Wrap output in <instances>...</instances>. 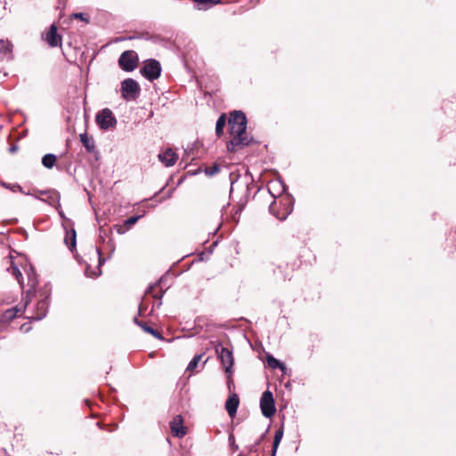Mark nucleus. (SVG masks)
<instances>
[{
	"label": "nucleus",
	"instance_id": "nucleus-20",
	"mask_svg": "<svg viewBox=\"0 0 456 456\" xmlns=\"http://www.w3.org/2000/svg\"><path fill=\"white\" fill-rule=\"evenodd\" d=\"M282 436H283V428H279L275 432V435H274V439H273V455L272 456H274L276 454L277 448L279 446V444H280Z\"/></svg>",
	"mask_w": 456,
	"mask_h": 456
},
{
	"label": "nucleus",
	"instance_id": "nucleus-8",
	"mask_svg": "<svg viewBox=\"0 0 456 456\" xmlns=\"http://www.w3.org/2000/svg\"><path fill=\"white\" fill-rule=\"evenodd\" d=\"M159 161L167 167H173L178 159V155L172 150L167 149L158 155Z\"/></svg>",
	"mask_w": 456,
	"mask_h": 456
},
{
	"label": "nucleus",
	"instance_id": "nucleus-21",
	"mask_svg": "<svg viewBox=\"0 0 456 456\" xmlns=\"http://www.w3.org/2000/svg\"><path fill=\"white\" fill-rule=\"evenodd\" d=\"M224 126H225V116L221 115L219 117V118L217 119L216 125V133L217 135H221L223 134Z\"/></svg>",
	"mask_w": 456,
	"mask_h": 456
},
{
	"label": "nucleus",
	"instance_id": "nucleus-6",
	"mask_svg": "<svg viewBox=\"0 0 456 456\" xmlns=\"http://www.w3.org/2000/svg\"><path fill=\"white\" fill-rule=\"evenodd\" d=\"M260 408L263 415L266 418H271L275 413V404L273 394L270 391L263 393L260 399Z\"/></svg>",
	"mask_w": 456,
	"mask_h": 456
},
{
	"label": "nucleus",
	"instance_id": "nucleus-2",
	"mask_svg": "<svg viewBox=\"0 0 456 456\" xmlns=\"http://www.w3.org/2000/svg\"><path fill=\"white\" fill-rule=\"evenodd\" d=\"M121 96L126 101H134L137 98L140 93L139 84L132 79L126 78L121 83Z\"/></svg>",
	"mask_w": 456,
	"mask_h": 456
},
{
	"label": "nucleus",
	"instance_id": "nucleus-17",
	"mask_svg": "<svg viewBox=\"0 0 456 456\" xmlns=\"http://www.w3.org/2000/svg\"><path fill=\"white\" fill-rule=\"evenodd\" d=\"M65 243L67 244L68 248L72 250L76 247V231L74 229H71L69 232H67L65 237Z\"/></svg>",
	"mask_w": 456,
	"mask_h": 456
},
{
	"label": "nucleus",
	"instance_id": "nucleus-27",
	"mask_svg": "<svg viewBox=\"0 0 456 456\" xmlns=\"http://www.w3.org/2000/svg\"><path fill=\"white\" fill-rule=\"evenodd\" d=\"M140 216H131L128 219H126L124 223L126 224V226L130 229L134 224H136V222L140 219Z\"/></svg>",
	"mask_w": 456,
	"mask_h": 456
},
{
	"label": "nucleus",
	"instance_id": "nucleus-19",
	"mask_svg": "<svg viewBox=\"0 0 456 456\" xmlns=\"http://www.w3.org/2000/svg\"><path fill=\"white\" fill-rule=\"evenodd\" d=\"M7 271L11 273L15 277L20 285L22 286V274L14 263L11 262V266L7 268Z\"/></svg>",
	"mask_w": 456,
	"mask_h": 456
},
{
	"label": "nucleus",
	"instance_id": "nucleus-23",
	"mask_svg": "<svg viewBox=\"0 0 456 456\" xmlns=\"http://www.w3.org/2000/svg\"><path fill=\"white\" fill-rule=\"evenodd\" d=\"M201 357L202 355L201 354H199V355H196L194 356L191 361L189 362L188 366H187V370L189 371H192L194 369H196V367L198 366L199 362H200L201 360Z\"/></svg>",
	"mask_w": 456,
	"mask_h": 456
},
{
	"label": "nucleus",
	"instance_id": "nucleus-1",
	"mask_svg": "<svg viewBox=\"0 0 456 456\" xmlns=\"http://www.w3.org/2000/svg\"><path fill=\"white\" fill-rule=\"evenodd\" d=\"M228 124L230 126L231 141L227 143L229 151L248 145L251 139L246 134L247 118L242 111L235 110L231 113Z\"/></svg>",
	"mask_w": 456,
	"mask_h": 456
},
{
	"label": "nucleus",
	"instance_id": "nucleus-16",
	"mask_svg": "<svg viewBox=\"0 0 456 456\" xmlns=\"http://www.w3.org/2000/svg\"><path fill=\"white\" fill-rule=\"evenodd\" d=\"M266 361H267L268 365L271 368H273V369L279 368L281 371L285 372L286 366L284 365V363L280 362L278 359L274 358L273 355H267Z\"/></svg>",
	"mask_w": 456,
	"mask_h": 456
},
{
	"label": "nucleus",
	"instance_id": "nucleus-11",
	"mask_svg": "<svg viewBox=\"0 0 456 456\" xmlns=\"http://www.w3.org/2000/svg\"><path fill=\"white\" fill-rule=\"evenodd\" d=\"M45 41L50 46H57L61 43V37L57 33V28L55 25L50 27L49 31L45 34Z\"/></svg>",
	"mask_w": 456,
	"mask_h": 456
},
{
	"label": "nucleus",
	"instance_id": "nucleus-7",
	"mask_svg": "<svg viewBox=\"0 0 456 456\" xmlns=\"http://www.w3.org/2000/svg\"><path fill=\"white\" fill-rule=\"evenodd\" d=\"M118 62L123 70L132 71L138 64L137 53L134 51H126L120 55Z\"/></svg>",
	"mask_w": 456,
	"mask_h": 456
},
{
	"label": "nucleus",
	"instance_id": "nucleus-13",
	"mask_svg": "<svg viewBox=\"0 0 456 456\" xmlns=\"http://www.w3.org/2000/svg\"><path fill=\"white\" fill-rule=\"evenodd\" d=\"M48 309V302L46 299L41 300L37 305V314L36 315L32 316L31 318L34 320H41L43 319L47 312Z\"/></svg>",
	"mask_w": 456,
	"mask_h": 456
},
{
	"label": "nucleus",
	"instance_id": "nucleus-30",
	"mask_svg": "<svg viewBox=\"0 0 456 456\" xmlns=\"http://www.w3.org/2000/svg\"><path fill=\"white\" fill-rule=\"evenodd\" d=\"M74 17H75L76 19L83 20V13H75V14H74Z\"/></svg>",
	"mask_w": 456,
	"mask_h": 456
},
{
	"label": "nucleus",
	"instance_id": "nucleus-25",
	"mask_svg": "<svg viewBox=\"0 0 456 456\" xmlns=\"http://www.w3.org/2000/svg\"><path fill=\"white\" fill-rule=\"evenodd\" d=\"M274 207H275V206H274V204H272V205L270 206V210H271V212H273V215H275V216H276L279 220H284V219L288 216V215H289V213L291 212V209H290L289 208H286L285 212H284V213H282L281 215H280V214H275V212H274Z\"/></svg>",
	"mask_w": 456,
	"mask_h": 456
},
{
	"label": "nucleus",
	"instance_id": "nucleus-24",
	"mask_svg": "<svg viewBox=\"0 0 456 456\" xmlns=\"http://www.w3.org/2000/svg\"><path fill=\"white\" fill-rule=\"evenodd\" d=\"M1 52L4 53H11L12 51V45L9 41L0 40Z\"/></svg>",
	"mask_w": 456,
	"mask_h": 456
},
{
	"label": "nucleus",
	"instance_id": "nucleus-14",
	"mask_svg": "<svg viewBox=\"0 0 456 456\" xmlns=\"http://www.w3.org/2000/svg\"><path fill=\"white\" fill-rule=\"evenodd\" d=\"M80 141L88 152H93L94 151V141L92 137H89L86 133L80 134Z\"/></svg>",
	"mask_w": 456,
	"mask_h": 456
},
{
	"label": "nucleus",
	"instance_id": "nucleus-22",
	"mask_svg": "<svg viewBox=\"0 0 456 456\" xmlns=\"http://www.w3.org/2000/svg\"><path fill=\"white\" fill-rule=\"evenodd\" d=\"M0 184H1L3 187H4V188H6V189H8V190H10V191H13V192L20 191V192L25 193V192L23 191L22 187H21V186H20V185H19V184H17V183L10 184V183H6L2 182V183H0Z\"/></svg>",
	"mask_w": 456,
	"mask_h": 456
},
{
	"label": "nucleus",
	"instance_id": "nucleus-3",
	"mask_svg": "<svg viewBox=\"0 0 456 456\" xmlns=\"http://www.w3.org/2000/svg\"><path fill=\"white\" fill-rule=\"evenodd\" d=\"M216 353L220 360L225 373L230 377L232 374L233 356L232 352L223 346L216 347Z\"/></svg>",
	"mask_w": 456,
	"mask_h": 456
},
{
	"label": "nucleus",
	"instance_id": "nucleus-5",
	"mask_svg": "<svg viewBox=\"0 0 456 456\" xmlns=\"http://www.w3.org/2000/svg\"><path fill=\"white\" fill-rule=\"evenodd\" d=\"M141 73L150 81L157 79L161 73L159 62L152 59L146 61L141 69Z\"/></svg>",
	"mask_w": 456,
	"mask_h": 456
},
{
	"label": "nucleus",
	"instance_id": "nucleus-18",
	"mask_svg": "<svg viewBox=\"0 0 456 456\" xmlns=\"http://www.w3.org/2000/svg\"><path fill=\"white\" fill-rule=\"evenodd\" d=\"M57 158L54 154H46L42 159V164L46 168H52L55 165Z\"/></svg>",
	"mask_w": 456,
	"mask_h": 456
},
{
	"label": "nucleus",
	"instance_id": "nucleus-15",
	"mask_svg": "<svg viewBox=\"0 0 456 456\" xmlns=\"http://www.w3.org/2000/svg\"><path fill=\"white\" fill-rule=\"evenodd\" d=\"M134 322L137 325H139L145 332L151 334L152 336H154L156 338H158L159 340L163 339L162 335L159 331L155 330L154 329L151 328L150 326L146 325L145 323L138 322L137 318H134Z\"/></svg>",
	"mask_w": 456,
	"mask_h": 456
},
{
	"label": "nucleus",
	"instance_id": "nucleus-28",
	"mask_svg": "<svg viewBox=\"0 0 456 456\" xmlns=\"http://www.w3.org/2000/svg\"><path fill=\"white\" fill-rule=\"evenodd\" d=\"M115 229L118 234L126 233L129 229L126 226V224L115 225Z\"/></svg>",
	"mask_w": 456,
	"mask_h": 456
},
{
	"label": "nucleus",
	"instance_id": "nucleus-31",
	"mask_svg": "<svg viewBox=\"0 0 456 456\" xmlns=\"http://www.w3.org/2000/svg\"><path fill=\"white\" fill-rule=\"evenodd\" d=\"M11 151H15V148H14V147H12V148H11Z\"/></svg>",
	"mask_w": 456,
	"mask_h": 456
},
{
	"label": "nucleus",
	"instance_id": "nucleus-4",
	"mask_svg": "<svg viewBox=\"0 0 456 456\" xmlns=\"http://www.w3.org/2000/svg\"><path fill=\"white\" fill-rule=\"evenodd\" d=\"M95 121L102 130L112 128L117 124V119L110 109H103L97 113Z\"/></svg>",
	"mask_w": 456,
	"mask_h": 456
},
{
	"label": "nucleus",
	"instance_id": "nucleus-26",
	"mask_svg": "<svg viewBox=\"0 0 456 456\" xmlns=\"http://www.w3.org/2000/svg\"><path fill=\"white\" fill-rule=\"evenodd\" d=\"M219 170H220V166L217 164H215L211 167H206L205 173L207 175L212 176V175L217 174L219 172Z\"/></svg>",
	"mask_w": 456,
	"mask_h": 456
},
{
	"label": "nucleus",
	"instance_id": "nucleus-29",
	"mask_svg": "<svg viewBox=\"0 0 456 456\" xmlns=\"http://www.w3.org/2000/svg\"><path fill=\"white\" fill-rule=\"evenodd\" d=\"M29 282L31 283V284H30L31 289H35V287H36V281H35V280H32V279H30V278H29Z\"/></svg>",
	"mask_w": 456,
	"mask_h": 456
},
{
	"label": "nucleus",
	"instance_id": "nucleus-9",
	"mask_svg": "<svg viewBox=\"0 0 456 456\" xmlns=\"http://www.w3.org/2000/svg\"><path fill=\"white\" fill-rule=\"evenodd\" d=\"M183 418L181 415H176L170 422L171 432L177 437H183L186 435V428L183 424Z\"/></svg>",
	"mask_w": 456,
	"mask_h": 456
},
{
	"label": "nucleus",
	"instance_id": "nucleus-10",
	"mask_svg": "<svg viewBox=\"0 0 456 456\" xmlns=\"http://www.w3.org/2000/svg\"><path fill=\"white\" fill-rule=\"evenodd\" d=\"M28 305V300H26L25 304L22 305H17L15 307L7 309L5 312L2 314V322H9L12 321L19 314H22Z\"/></svg>",
	"mask_w": 456,
	"mask_h": 456
},
{
	"label": "nucleus",
	"instance_id": "nucleus-12",
	"mask_svg": "<svg viewBox=\"0 0 456 456\" xmlns=\"http://www.w3.org/2000/svg\"><path fill=\"white\" fill-rule=\"evenodd\" d=\"M239 406V398L236 395L230 396L225 403V409L230 417H234Z\"/></svg>",
	"mask_w": 456,
	"mask_h": 456
}]
</instances>
